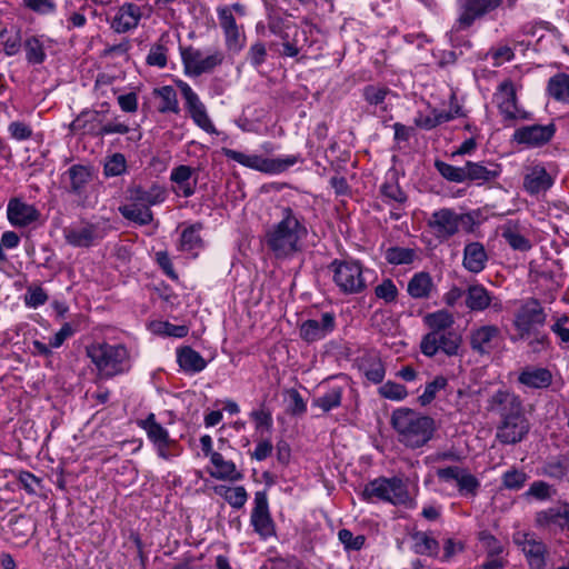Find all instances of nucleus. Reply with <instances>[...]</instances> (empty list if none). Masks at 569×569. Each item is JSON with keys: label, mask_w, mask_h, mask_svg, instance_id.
<instances>
[{"label": "nucleus", "mask_w": 569, "mask_h": 569, "mask_svg": "<svg viewBox=\"0 0 569 569\" xmlns=\"http://www.w3.org/2000/svg\"><path fill=\"white\" fill-rule=\"evenodd\" d=\"M282 219L272 224L264 234V243L277 259H287L300 250L299 242L307 228L290 207L281 210Z\"/></svg>", "instance_id": "nucleus-1"}, {"label": "nucleus", "mask_w": 569, "mask_h": 569, "mask_svg": "<svg viewBox=\"0 0 569 569\" xmlns=\"http://www.w3.org/2000/svg\"><path fill=\"white\" fill-rule=\"evenodd\" d=\"M391 425L400 443L417 449L428 443L436 431L435 420L409 408L393 411Z\"/></svg>", "instance_id": "nucleus-2"}, {"label": "nucleus", "mask_w": 569, "mask_h": 569, "mask_svg": "<svg viewBox=\"0 0 569 569\" xmlns=\"http://www.w3.org/2000/svg\"><path fill=\"white\" fill-rule=\"evenodd\" d=\"M86 351L101 378L110 379L130 368L129 352L123 345L93 343Z\"/></svg>", "instance_id": "nucleus-3"}, {"label": "nucleus", "mask_w": 569, "mask_h": 569, "mask_svg": "<svg viewBox=\"0 0 569 569\" xmlns=\"http://www.w3.org/2000/svg\"><path fill=\"white\" fill-rule=\"evenodd\" d=\"M328 269L339 290L345 295H357L367 288V279L362 264L357 260L335 259Z\"/></svg>", "instance_id": "nucleus-4"}, {"label": "nucleus", "mask_w": 569, "mask_h": 569, "mask_svg": "<svg viewBox=\"0 0 569 569\" xmlns=\"http://www.w3.org/2000/svg\"><path fill=\"white\" fill-rule=\"evenodd\" d=\"M365 501H386L395 506L403 505L409 500L406 485L400 478L380 477L368 482L361 491Z\"/></svg>", "instance_id": "nucleus-5"}, {"label": "nucleus", "mask_w": 569, "mask_h": 569, "mask_svg": "<svg viewBox=\"0 0 569 569\" xmlns=\"http://www.w3.org/2000/svg\"><path fill=\"white\" fill-rule=\"evenodd\" d=\"M222 153L244 167L270 174L281 173L301 160L297 154L271 159L258 154H246L229 148H222Z\"/></svg>", "instance_id": "nucleus-6"}, {"label": "nucleus", "mask_w": 569, "mask_h": 569, "mask_svg": "<svg viewBox=\"0 0 569 569\" xmlns=\"http://www.w3.org/2000/svg\"><path fill=\"white\" fill-rule=\"evenodd\" d=\"M475 223L470 213H457L453 209L442 208L430 216L427 226L432 234L440 241L453 237L459 231V226H468L470 229Z\"/></svg>", "instance_id": "nucleus-7"}, {"label": "nucleus", "mask_w": 569, "mask_h": 569, "mask_svg": "<svg viewBox=\"0 0 569 569\" xmlns=\"http://www.w3.org/2000/svg\"><path fill=\"white\" fill-rule=\"evenodd\" d=\"M502 3L503 0H457V29L467 30L471 28L476 21L482 20L496 12Z\"/></svg>", "instance_id": "nucleus-8"}, {"label": "nucleus", "mask_w": 569, "mask_h": 569, "mask_svg": "<svg viewBox=\"0 0 569 569\" xmlns=\"http://www.w3.org/2000/svg\"><path fill=\"white\" fill-rule=\"evenodd\" d=\"M461 345L462 337L456 330L439 333L428 332L421 339L420 350L429 358L435 357L439 351L448 357H455L459 355Z\"/></svg>", "instance_id": "nucleus-9"}, {"label": "nucleus", "mask_w": 569, "mask_h": 569, "mask_svg": "<svg viewBox=\"0 0 569 569\" xmlns=\"http://www.w3.org/2000/svg\"><path fill=\"white\" fill-rule=\"evenodd\" d=\"M181 59L184 72L191 77H199L202 73H209L223 62L224 56L220 51H214L212 54L203 57L199 49L189 46L181 48Z\"/></svg>", "instance_id": "nucleus-10"}, {"label": "nucleus", "mask_w": 569, "mask_h": 569, "mask_svg": "<svg viewBox=\"0 0 569 569\" xmlns=\"http://www.w3.org/2000/svg\"><path fill=\"white\" fill-rule=\"evenodd\" d=\"M512 540L517 545L532 569H545L547 566L548 548L546 543L538 539L533 532L518 531Z\"/></svg>", "instance_id": "nucleus-11"}, {"label": "nucleus", "mask_w": 569, "mask_h": 569, "mask_svg": "<svg viewBox=\"0 0 569 569\" xmlns=\"http://www.w3.org/2000/svg\"><path fill=\"white\" fill-rule=\"evenodd\" d=\"M547 315L540 302L531 298L517 311L513 326L521 339L527 338L538 326L546 323Z\"/></svg>", "instance_id": "nucleus-12"}, {"label": "nucleus", "mask_w": 569, "mask_h": 569, "mask_svg": "<svg viewBox=\"0 0 569 569\" xmlns=\"http://www.w3.org/2000/svg\"><path fill=\"white\" fill-rule=\"evenodd\" d=\"M176 84L184 99L186 109L194 123L208 133H217V130L207 113L204 104L192 88L182 80H177Z\"/></svg>", "instance_id": "nucleus-13"}, {"label": "nucleus", "mask_w": 569, "mask_h": 569, "mask_svg": "<svg viewBox=\"0 0 569 569\" xmlns=\"http://www.w3.org/2000/svg\"><path fill=\"white\" fill-rule=\"evenodd\" d=\"M250 521L254 531L262 539H267L271 536H274V523L269 512V505L266 491H257L254 493V507L251 512Z\"/></svg>", "instance_id": "nucleus-14"}, {"label": "nucleus", "mask_w": 569, "mask_h": 569, "mask_svg": "<svg viewBox=\"0 0 569 569\" xmlns=\"http://www.w3.org/2000/svg\"><path fill=\"white\" fill-rule=\"evenodd\" d=\"M529 432V422L523 411L501 419L497 429V439L505 445H515L520 442Z\"/></svg>", "instance_id": "nucleus-15"}, {"label": "nucleus", "mask_w": 569, "mask_h": 569, "mask_svg": "<svg viewBox=\"0 0 569 569\" xmlns=\"http://www.w3.org/2000/svg\"><path fill=\"white\" fill-rule=\"evenodd\" d=\"M556 133V126L548 124L525 126L517 129L513 133V141L528 147H541L547 144Z\"/></svg>", "instance_id": "nucleus-16"}, {"label": "nucleus", "mask_w": 569, "mask_h": 569, "mask_svg": "<svg viewBox=\"0 0 569 569\" xmlns=\"http://www.w3.org/2000/svg\"><path fill=\"white\" fill-rule=\"evenodd\" d=\"M336 328V317L331 312H325L321 315L320 320L308 319L303 321L299 327L300 338L312 343L326 338Z\"/></svg>", "instance_id": "nucleus-17"}, {"label": "nucleus", "mask_w": 569, "mask_h": 569, "mask_svg": "<svg viewBox=\"0 0 569 569\" xmlns=\"http://www.w3.org/2000/svg\"><path fill=\"white\" fill-rule=\"evenodd\" d=\"M487 411L495 412L501 419L511 417L522 410L520 398L507 389H499L487 399Z\"/></svg>", "instance_id": "nucleus-18"}, {"label": "nucleus", "mask_w": 569, "mask_h": 569, "mask_svg": "<svg viewBox=\"0 0 569 569\" xmlns=\"http://www.w3.org/2000/svg\"><path fill=\"white\" fill-rule=\"evenodd\" d=\"M501 331L495 325H483L475 328L469 335V345L473 352L485 356L489 355L497 346Z\"/></svg>", "instance_id": "nucleus-19"}, {"label": "nucleus", "mask_w": 569, "mask_h": 569, "mask_svg": "<svg viewBox=\"0 0 569 569\" xmlns=\"http://www.w3.org/2000/svg\"><path fill=\"white\" fill-rule=\"evenodd\" d=\"M498 109L500 114L503 117L506 127H511L517 121V93L513 83L509 80L503 81L499 86V91L496 93Z\"/></svg>", "instance_id": "nucleus-20"}, {"label": "nucleus", "mask_w": 569, "mask_h": 569, "mask_svg": "<svg viewBox=\"0 0 569 569\" xmlns=\"http://www.w3.org/2000/svg\"><path fill=\"white\" fill-rule=\"evenodd\" d=\"M7 218L13 227L24 228L40 218L39 210L20 198H11L7 206Z\"/></svg>", "instance_id": "nucleus-21"}, {"label": "nucleus", "mask_w": 569, "mask_h": 569, "mask_svg": "<svg viewBox=\"0 0 569 569\" xmlns=\"http://www.w3.org/2000/svg\"><path fill=\"white\" fill-rule=\"evenodd\" d=\"M142 18V8L133 2L123 3L111 21V28L117 33H126L136 29Z\"/></svg>", "instance_id": "nucleus-22"}, {"label": "nucleus", "mask_w": 569, "mask_h": 569, "mask_svg": "<svg viewBox=\"0 0 569 569\" xmlns=\"http://www.w3.org/2000/svg\"><path fill=\"white\" fill-rule=\"evenodd\" d=\"M466 181L482 184L496 180L501 173V166L495 162L467 161L465 164Z\"/></svg>", "instance_id": "nucleus-23"}, {"label": "nucleus", "mask_w": 569, "mask_h": 569, "mask_svg": "<svg viewBox=\"0 0 569 569\" xmlns=\"http://www.w3.org/2000/svg\"><path fill=\"white\" fill-rule=\"evenodd\" d=\"M100 110H84L70 124L72 131L86 130L88 133L97 136V131L102 126L103 117L109 111V104L102 103Z\"/></svg>", "instance_id": "nucleus-24"}, {"label": "nucleus", "mask_w": 569, "mask_h": 569, "mask_svg": "<svg viewBox=\"0 0 569 569\" xmlns=\"http://www.w3.org/2000/svg\"><path fill=\"white\" fill-rule=\"evenodd\" d=\"M166 189L158 184H152L148 189L136 186L129 189L130 201L138 202L150 209L151 206L161 203L166 200Z\"/></svg>", "instance_id": "nucleus-25"}, {"label": "nucleus", "mask_w": 569, "mask_h": 569, "mask_svg": "<svg viewBox=\"0 0 569 569\" xmlns=\"http://www.w3.org/2000/svg\"><path fill=\"white\" fill-rule=\"evenodd\" d=\"M553 183L551 176L541 166L533 167L523 179V188L530 194L547 191Z\"/></svg>", "instance_id": "nucleus-26"}, {"label": "nucleus", "mask_w": 569, "mask_h": 569, "mask_svg": "<svg viewBox=\"0 0 569 569\" xmlns=\"http://www.w3.org/2000/svg\"><path fill=\"white\" fill-rule=\"evenodd\" d=\"M488 260L487 252L481 242H470L465 247L463 250V267L473 273L481 272Z\"/></svg>", "instance_id": "nucleus-27"}, {"label": "nucleus", "mask_w": 569, "mask_h": 569, "mask_svg": "<svg viewBox=\"0 0 569 569\" xmlns=\"http://www.w3.org/2000/svg\"><path fill=\"white\" fill-rule=\"evenodd\" d=\"M493 297L479 283L468 286L466 290V307L471 311H483L491 306Z\"/></svg>", "instance_id": "nucleus-28"}, {"label": "nucleus", "mask_w": 569, "mask_h": 569, "mask_svg": "<svg viewBox=\"0 0 569 569\" xmlns=\"http://www.w3.org/2000/svg\"><path fill=\"white\" fill-rule=\"evenodd\" d=\"M518 381L529 388L545 389L552 383V373L547 368H526L520 372Z\"/></svg>", "instance_id": "nucleus-29"}, {"label": "nucleus", "mask_w": 569, "mask_h": 569, "mask_svg": "<svg viewBox=\"0 0 569 569\" xmlns=\"http://www.w3.org/2000/svg\"><path fill=\"white\" fill-rule=\"evenodd\" d=\"M433 288L435 284L431 276L428 272L421 271L415 273L409 280L407 291L413 299H428Z\"/></svg>", "instance_id": "nucleus-30"}, {"label": "nucleus", "mask_w": 569, "mask_h": 569, "mask_svg": "<svg viewBox=\"0 0 569 569\" xmlns=\"http://www.w3.org/2000/svg\"><path fill=\"white\" fill-rule=\"evenodd\" d=\"M500 229L501 237L513 250L525 252L531 249L532 244L530 240L519 232L518 221L509 220L503 226H501Z\"/></svg>", "instance_id": "nucleus-31"}, {"label": "nucleus", "mask_w": 569, "mask_h": 569, "mask_svg": "<svg viewBox=\"0 0 569 569\" xmlns=\"http://www.w3.org/2000/svg\"><path fill=\"white\" fill-rule=\"evenodd\" d=\"M177 361L186 372H200L207 366V361L202 356L188 346L178 349Z\"/></svg>", "instance_id": "nucleus-32"}, {"label": "nucleus", "mask_w": 569, "mask_h": 569, "mask_svg": "<svg viewBox=\"0 0 569 569\" xmlns=\"http://www.w3.org/2000/svg\"><path fill=\"white\" fill-rule=\"evenodd\" d=\"M98 238L99 231L94 224H87L81 228H73L66 231V240L74 247H90Z\"/></svg>", "instance_id": "nucleus-33"}, {"label": "nucleus", "mask_w": 569, "mask_h": 569, "mask_svg": "<svg viewBox=\"0 0 569 569\" xmlns=\"http://www.w3.org/2000/svg\"><path fill=\"white\" fill-rule=\"evenodd\" d=\"M210 460L216 468V470L210 473L213 478L231 481L242 479L243 475L237 470L236 465L230 460H224L221 453H212Z\"/></svg>", "instance_id": "nucleus-34"}, {"label": "nucleus", "mask_w": 569, "mask_h": 569, "mask_svg": "<svg viewBox=\"0 0 569 569\" xmlns=\"http://www.w3.org/2000/svg\"><path fill=\"white\" fill-rule=\"evenodd\" d=\"M412 540V550L416 555L437 558L440 550L439 542L427 532L415 531L410 535Z\"/></svg>", "instance_id": "nucleus-35"}, {"label": "nucleus", "mask_w": 569, "mask_h": 569, "mask_svg": "<svg viewBox=\"0 0 569 569\" xmlns=\"http://www.w3.org/2000/svg\"><path fill=\"white\" fill-rule=\"evenodd\" d=\"M137 426L147 432L148 439L153 445L171 440L168 430L156 420L153 412H150L144 419L137 420Z\"/></svg>", "instance_id": "nucleus-36"}, {"label": "nucleus", "mask_w": 569, "mask_h": 569, "mask_svg": "<svg viewBox=\"0 0 569 569\" xmlns=\"http://www.w3.org/2000/svg\"><path fill=\"white\" fill-rule=\"evenodd\" d=\"M67 174L70 180L68 191L77 196L84 193L86 187L91 180L90 169L82 164H73L68 169Z\"/></svg>", "instance_id": "nucleus-37"}, {"label": "nucleus", "mask_w": 569, "mask_h": 569, "mask_svg": "<svg viewBox=\"0 0 569 569\" xmlns=\"http://www.w3.org/2000/svg\"><path fill=\"white\" fill-rule=\"evenodd\" d=\"M425 325L430 329L429 332H446L455 330V317L446 309H441L435 312L427 313L423 317Z\"/></svg>", "instance_id": "nucleus-38"}, {"label": "nucleus", "mask_w": 569, "mask_h": 569, "mask_svg": "<svg viewBox=\"0 0 569 569\" xmlns=\"http://www.w3.org/2000/svg\"><path fill=\"white\" fill-rule=\"evenodd\" d=\"M119 212L124 219L133 221L139 226H147L153 220V213L149 208L133 201L129 204L120 206Z\"/></svg>", "instance_id": "nucleus-39"}, {"label": "nucleus", "mask_w": 569, "mask_h": 569, "mask_svg": "<svg viewBox=\"0 0 569 569\" xmlns=\"http://www.w3.org/2000/svg\"><path fill=\"white\" fill-rule=\"evenodd\" d=\"M562 509L563 507H552L538 511L535 517L536 527L548 530L562 529Z\"/></svg>", "instance_id": "nucleus-40"}, {"label": "nucleus", "mask_w": 569, "mask_h": 569, "mask_svg": "<svg viewBox=\"0 0 569 569\" xmlns=\"http://www.w3.org/2000/svg\"><path fill=\"white\" fill-rule=\"evenodd\" d=\"M213 491L236 509H241L248 499L247 491L242 486L228 487L224 485H219L213 487Z\"/></svg>", "instance_id": "nucleus-41"}, {"label": "nucleus", "mask_w": 569, "mask_h": 569, "mask_svg": "<svg viewBox=\"0 0 569 569\" xmlns=\"http://www.w3.org/2000/svg\"><path fill=\"white\" fill-rule=\"evenodd\" d=\"M547 91L559 102L569 103V74L557 73L548 81Z\"/></svg>", "instance_id": "nucleus-42"}, {"label": "nucleus", "mask_w": 569, "mask_h": 569, "mask_svg": "<svg viewBox=\"0 0 569 569\" xmlns=\"http://www.w3.org/2000/svg\"><path fill=\"white\" fill-rule=\"evenodd\" d=\"M153 94L160 97L161 103L158 107V111L160 113H179V102L177 98V92L171 86H163L161 88H156L153 90Z\"/></svg>", "instance_id": "nucleus-43"}, {"label": "nucleus", "mask_w": 569, "mask_h": 569, "mask_svg": "<svg viewBox=\"0 0 569 569\" xmlns=\"http://www.w3.org/2000/svg\"><path fill=\"white\" fill-rule=\"evenodd\" d=\"M26 51V60L29 64H41L44 62L47 54L44 46L37 36L28 37L23 42Z\"/></svg>", "instance_id": "nucleus-44"}, {"label": "nucleus", "mask_w": 569, "mask_h": 569, "mask_svg": "<svg viewBox=\"0 0 569 569\" xmlns=\"http://www.w3.org/2000/svg\"><path fill=\"white\" fill-rule=\"evenodd\" d=\"M202 223L198 222L186 228L180 238L179 248L182 251H192L202 248L203 241L199 234Z\"/></svg>", "instance_id": "nucleus-45"}, {"label": "nucleus", "mask_w": 569, "mask_h": 569, "mask_svg": "<svg viewBox=\"0 0 569 569\" xmlns=\"http://www.w3.org/2000/svg\"><path fill=\"white\" fill-rule=\"evenodd\" d=\"M543 473L553 479L569 476V453L549 459L543 466Z\"/></svg>", "instance_id": "nucleus-46"}, {"label": "nucleus", "mask_w": 569, "mask_h": 569, "mask_svg": "<svg viewBox=\"0 0 569 569\" xmlns=\"http://www.w3.org/2000/svg\"><path fill=\"white\" fill-rule=\"evenodd\" d=\"M529 476L522 469L512 467L501 476V489L519 491L528 481Z\"/></svg>", "instance_id": "nucleus-47"}, {"label": "nucleus", "mask_w": 569, "mask_h": 569, "mask_svg": "<svg viewBox=\"0 0 569 569\" xmlns=\"http://www.w3.org/2000/svg\"><path fill=\"white\" fill-rule=\"evenodd\" d=\"M361 368L363 370L366 378L369 381L373 383L382 382L386 375V369L383 362L379 357L375 356L363 359Z\"/></svg>", "instance_id": "nucleus-48"}, {"label": "nucleus", "mask_w": 569, "mask_h": 569, "mask_svg": "<svg viewBox=\"0 0 569 569\" xmlns=\"http://www.w3.org/2000/svg\"><path fill=\"white\" fill-rule=\"evenodd\" d=\"M342 387L335 386L330 388L323 396L315 398L312 406L320 408L323 412H328L341 405Z\"/></svg>", "instance_id": "nucleus-49"}, {"label": "nucleus", "mask_w": 569, "mask_h": 569, "mask_svg": "<svg viewBox=\"0 0 569 569\" xmlns=\"http://www.w3.org/2000/svg\"><path fill=\"white\" fill-rule=\"evenodd\" d=\"M456 485L458 492L467 498L476 497L481 486L479 479L470 473L468 469L463 470Z\"/></svg>", "instance_id": "nucleus-50"}, {"label": "nucleus", "mask_w": 569, "mask_h": 569, "mask_svg": "<svg viewBox=\"0 0 569 569\" xmlns=\"http://www.w3.org/2000/svg\"><path fill=\"white\" fill-rule=\"evenodd\" d=\"M413 249L403 247H390L386 250L385 258L390 264H409L415 260Z\"/></svg>", "instance_id": "nucleus-51"}, {"label": "nucleus", "mask_w": 569, "mask_h": 569, "mask_svg": "<svg viewBox=\"0 0 569 569\" xmlns=\"http://www.w3.org/2000/svg\"><path fill=\"white\" fill-rule=\"evenodd\" d=\"M435 168L448 181L461 183L466 181V170L463 167H456L441 160L435 161Z\"/></svg>", "instance_id": "nucleus-52"}, {"label": "nucleus", "mask_w": 569, "mask_h": 569, "mask_svg": "<svg viewBox=\"0 0 569 569\" xmlns=\"http://www.w3.org/2000/svg\"><path fill=\"white\" fill-rule=\"evenodd\" d=\"M308 42V33L305 29L292 28V41L286 43V57H297Z\"/></svg>", "instance_id": "nucleus-53"}, {"label": "nucleus", "mask_w": 569, "mask_h": 569, "mask_svg": "<svg viewBox=\"0 0 569 569\" xmlns=\"http://www.w3.org/2000/svg\"><path fill=\"white\" fill-rule=\"evenodd\" d=\"M448 385L447 378L437 376L431 382L427 383L423 393L419 397L422 406H427L433 401L437 392L445 389Z\"/></svg>", "instance_id": "nucleus-54"}, {"label": "nucleus", "mask_w": 569, "mask_h": 569, "mask_svg": "<svg viewBox=\"0 0 569 569\" xmlns=\"http://www.w3.org/2000/svg\"><path fill=\"white\" fill-rule=\"evenodd\" d=\"M0 40L3 46V51L8 57L17 54L21 49V36L19 29L14 34H10L7 29H2L0 31Z\"/></svg>", "instance_id": "nucleus-55"}, {"label": "nucleus", "mask_w": 569, "mask_h": 569, "mask_svg": "<svg viewBox=\"0 0 569 569\" xmlns=\"http://www.w3.org/2000/svg\"><path fill=\"white\" fill-rule=\"evenodd\" d=\"M478 540L487 552V557L500 556L503 552L502 543L488 530L478 533Z\"/></svg>", "instance_id": "nucleus-56"}, {"label": "nucleus", "mask_w": 569, "mask_h": 569, "mask_svg": "<svg viewBox=\"0 0 569 569\" xmlns=\"http://www.w3.org/2000/svg\"><path fill=\"white\" fill-rule=\"evenodd\" d=\"M167 53L168 48L163 43L158 42L152 44L146 59L147 64L161 69L164 68L168 62Z\"/></svg>", "instance_id": "nucleus-57"}, {"label": "nucleus", "mask_w": 569, "mask_h": 569, "mask_svg": "<svg viewBox=\"0 0 569 569\" xmlns=\"http://www.w3.org/2000/svg\"><path fill=\"white\" fill-rule=\"evenodd\" d=\"M127 161L122 153L112 154L104 163L103 171L107 177H117L126 172Z\"/></svg>", "instance_id": "nucleus-58"}, {"label": "nucleus", "mask_w": 569, "mask_h": 569, "mask_svg": "<svg viewBox=\"0 0 569 569\" xmlns=\"http://www.w3.org/2000/svg\"><path fill=\"white\" fill-rule=\"evenodd\" d=\"M379 395L386 399L399 401L407 397L408 391L403 385L389 380L379 388Z\"/></svg>", "instance_id": "nucleus-59"}, {"label": "nucleus", "mask_w": 569, "mask_h": 569, "mask_svg": "<svg viewBox=\"0 0 569 569\" xmlns=\"http://www.w3.org/2000/svg\"><path fill=\"white\" fill-rule=\"evenodd\" d=\"M226 39V47L230 52L238 53L244 47L246 36L240 31V28L223 31Z\"/></svg>", "instance_id": "nucleus-60"}, {"label": "nucleus", "mask_w": 569, "mask_h": 569, "mask_svg": "<svg viewBox=\"0 0 569 569\" xmlns=\"http://www.w3.org/2000/svg\"><path fill=\"white\" fill-rule=\"evenodd\" d=\"M287 396L289 397V405L287 407V412L291 416H302L307 411V403L299 393L297 389L287 390Z\"/></svg>", "instance_id": "nucleus-61"}, {"label": "nucleus", "mask_w": 569, "mask_h": 569, "mask_svg": "<svg viewBox=\"0 0 569 569\" xmlns=\"http://www.w3.org/2000/svg\"><path fill=\"white\" fill-rule=\"evenodd\" d=\"M154 331L168 337L183 338L188 335L189 328L187 326L172 325L168 321H160L154 325Z\"/></svg>", "instance_id": "nucleus-62"}, {"label": "nucleus", "mask_w": 569, "mask_h": 569, "mask_svg": "<svg viewBox=\"0 0 569 569\" xmlns=\"http://www.w3.org/2000/svg\"><path fill=\"white\" fill-rule=\"evenodd\" d=\"M338 537H339V540L341 541V543H343V546L348 550H360L363 547L365 541H366L365 536H362V535L353 536V533L348 529L339 530Z\"/></svg>", "instance_id": "nucleus-63"}, {"label": "nucleus", "mask_w": 569, "mask_h": 569, "mask_svg": "<svg viewBox=\"0 0 569 569\" xmlns=\"http://www.w3.org/2000/svg\"><path fill=\"white\" fill-rule=\"evenodd\" d=\"M375 293L379 299H383L386 302H392L398 296V289L391 279H385L376 287Z\"/></svg>", "instance_id": "nucleus-64"}]
</instances>
